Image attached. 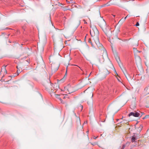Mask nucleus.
Segmentation results:
<instances>
[{
    "label": "nucleus",
    "instance_id": "nucleus-42",
    "mask_svg": "<svg viewBox=\"0 0 149 149\" xmlns=\"http://www.w3.org/2000/svg\"><path fill=\"white\" fill-rule=\"evenodd\" d=\"M124 148H125V147L124 146H123V147L122 148H121V149H124Z\"/></svg>",
    "mask_w": 149,
    "mask_h": 149
},
{
    "label": "nucleus",
    "instance_id": "nucleus-47",
    "mask_svg": "<svg viewBox=\"0 0 149 149\" xmlns=\"http://www.w3.org/2000/svg\"><path fill=\"white\" fill-rule=\"evenodd\" d=\"M93 138H94V139H95L96 138V137H94Z\"/></svg>",
    "mask_w": 149,
    "mask_h": 149
},
{
    "label": "nucleus",
    "instance_id": "nucleus-13",
    "mask_svg": "<svg viewBox=\"0 0 149 149\" xmlns=\"http://www.w3.org/2000/svg\"><path fill=\"white\" fill-rule=\"evenodd\" d=\"M71 60V58L70 57V56H69V58L68 59V60L67 61V62H65V65L67 66V68H66V72L65 73V74L63 78V79H65L67 75V68L68 67V65H69V63L70 60Z\"/></svg>",
    "mask_w": 149,
    "mask_h": 149
},
{
    "label": "nucleus",
    "instance_id": "nucleus-56",
    "mask_svg": "<svg viewBox=\"0 0 149 149\" xmlns=\"http://www.w3.org/2000/svg\"><path fill=\"white\" fill-rule=\"evenodd\" d=\"M83 126H82V127H81V128H82H82H83Z\"/></svg>",
    "mask_w": 149,
    "mask_h": 149
},
{
    "label": "nucleus",
    "instance_id": "nucleus-20",
    "mask_svg": "<svg viewBox=\"0 0 149 149\" xmlns=\"http://www.w3.org/2000/svg\"><path fill=\"white\" fill-rule=\"evenodd\" d=\"M115 58L118 64H119L121 63L120 62V60L119 57L118 56L117 54H116L115 56Z\"/></svg>",
    "mask_w": 149,
    "mask_h": 149
},
{
    "label": "nucleus",
    "instance_id": "nucleus-32",
    "mask_svg": "<svg viewBox=\"0 0 149 149\" xmlns=\"http://www.w3.org/2000/svg\"><path fill=\"white\" fill-rule=\"evenodd\" d=\"M113 69L114 72H115L116 75L117 76H118V74L117 73L115 68H114L113 67Z\"/></svg>",
    "mask_w": 149,
    "mask_h": 149
},
{
    "label": "nucleus",
    "instance_id": "nucleus-9",
    "mask_svg": "<svg viewBox=\"0 0 149 149\" xmlns=\"http://www.w3.org/2000/svg\"><path fill=\"white\" fill-rule=\"evenodd\" d=\"M119 104L121 107L123 106L127 102L126 96L125 95H121L119 97Z\"/></svg>",
    "mask_w": 149,
    "mask_h": 149
},
{
    "label": "nucleus",
    "instance_id": "nucleus-35",
    "mask_svg": "<svg viewBox=\"0 0 149 149\" xmlns=\"http://www.w3.org/2000/svg\"><path fill=\"white\" fill-rule=\"evenodd\" d=\"M139 22H137V23H136V24L135 25L136 26H139Z\"/></svg>",
    "mask_w": 149,
    "mask_h": 149
},
{
    "label": "nucleus",
    "instance_id": "nucleus-43",
    "mask_svg": "<svg viewBox=\"0 0 149 149\" xmlns=\"http://www.w3.org/2000/svg\"><path fill=\"white\" fill-rule=\"evenodd\" d=\"M129 16H129V15H127L126 16V17H129Z\"/></svg>",
    "mask_w": 149,
    "mask_h": 149
},
{
    "label": "nucleus",
    "instance_id": "nucleus-26",
    "mask_svg": "<svg viewBox=\"0 0 149 149\" xmlns=\"http://www.w3.org/2000/svg\"><path fill=\"white\" fill-rule=\"evenodd\" d=\"M142 126L140 125L139 127H136V129L137 131L140 132L142 130Z\"/></svg>",
    "mask_w": 149,
    "mask_h": 149
},
{
    "label": "nucleus",
    "instance_id": "nucleus-25",
    "mask_svg": "<svg viewBox=\"0 0 149 149\" xmlns=\"http://www.w3.org/2000/svg\"><path fill=\"white\" fill-rule=\"evenodd\" d=\"M144 90L146 94H149V86L147 87H146L145 88Z\"/></svg>",
    "mask_w": 149,
    "mask_h": 149
},
{
    "label": "nucleus",
    "instance_id": "nucleus-1",
    "mask_svg": "<svg viewBox=\"0 0 149 149\" xmlns=\"http://www.w3.org/2000/svg\"><path fill=\"white\" fill-rule=\"evenodd\" d=\"M98 24L100 26L101 28L105 34L108 37L109 40L111 44L115 43L119 39L117 38V35H111V31L110 27L107 26L104 20L101 18L98 21Z\"/></svg>",
    "mask_w": 149,
    "mask_h": 149
},
{
    "label": "nucleus",
    "instance_id": "nucleus-38",
    "mask_svg": "<svg viewBox=\"0 0 149 149\" xmlns=\"http://www.w3.org/2000/svg\"><path fill=\"white\" fill-rule=\"evenodd\" d=\"M133 50H134V54H135V52L134 51L135 50H136V51H138V50H136V49L135 48H133Z\"/></svg>",
    "mask_w": 149,
    "mask_h": 149
},
{
    "label": "nucleus",
    "instance_id": "nucleus-51",
    "mask_svg": "<svg viewBox=\"0 0 149 149\" xmlns=\"http://www.w3.org/2000/svg\"><path fill=\"white\" fill-rule=\"evenodd\" d=\"M1 98H0V102H1Z\"/></svg>",
    "mask_w": 149,
    "mask_h": 149
},
{
    "label": "nucleus",
    "instance_id": "nucleus-44",
    "mask_svg": "<svg viewBox=\"0 0 149 149\" xmlns=\"http://www.w3.org/2000/svg\"><path fill=\"white\" fill-rule=\"evenodd\" d=\"M127 17H126L124 18V19L125 20V19H126V18H127Z\"/></svg>",
    "mask_w": 149,
    "mask_h": 149
},
{
    "label": "nucleus",
    "instance_id": "nucleus-5",
    "mask_svg": "<svg viewBox=\"0 0 149 149\" xmlns=\"http://www.w3.org/2000/svg\"><path fill=\"white\" fill-rule=\"evenodd\" d=\"M94 90L93 87H89L84 91V96L87 99H91L92 100L93 95V91Z\"/></svg>",
    "mask_w": 149,
    "mask_h": 149
},
{
    "label": "nucleus",
    "instance_id": "nucleus-12",
    "mask_svg": "<svg viewBox=\"0 0 149 149\" xmlns=\"http://www.w3.org/2000/svg\"><path fill=\"white\" fill-rule=\"evenodd\" d=\"M51 70L52 72H54L56 71L58 69L59 66L58 64L53 63L51 64Z\"/></svg>",
    "mask_w": 149,
    "mask_h": 149
},
{
    "label": "nucleus",
    "instance_id": "nucleus-22",
    "mask_svg": "<svg viewBox=\"0 0 149 149\" xmlns=\"http://www.w3.org/2000/svg\"><path fill=\"white\" fill-rule=\"evenodd\" d=\"M49 59L50 62H52L53 61L55 60L56 58L54 56H50Z\"/></svg>",
    "mask_w": 149,
    "mask_h": 149
},
{
    "label": "nucleus",
    "instance_id": "nucleus-37",
    "mask_svg": "<svg viewBox=\"0 0 149 149\" xmlns=\"http://www.w3.org/2000/svg\"><path fill=\"white\" fill-rule=\"evenodd\" d=\"M149 118V115H146L144 118Z\"/></svg>",
    "mask_w": 149,
    "mask_h": 149
},
{
    "label": "nucleus",
    "instance_id": "nucleus-33",
    "mask_svg": "<svg viewBox=\"0 0 149 149\" xmlns=\"http://www.w3.org/2000/svg\"><path fill=\"white\" fill-rule=\"evenodd\" d=\"M110 4H109L108 3H107L106 4H105L103 5L102 6V7H104V6H110Z\"/></svg>",
    "mask_w": 149,
    "mask_h": 149
},
{
    "label": "nucleus",
    "instance_id": "nucleus-41",
    "mask_svg": "<svg viewBox=\"0 0 149 149\" xmlns=\"http://www.w3.org/2000/svg\"><path fill=\"white\" fill-rule=\"evenodd\" d=\"M40 60H41L40 61H41V62L42 63H43V60L42 59V58H41Z\"/></svg>",
    "mask_w": 149,
    "mask_h": 149
},
{
    "label": "nucleus",
    "instance_id": "nucleus-3",
    "mask_svg": "<svg viewBox=\"0 0 149 149\" xmlns=\"http://www.w3.org/2000/svg\"><path fill=\"white\" fill-rule=\"evenodd\" d=\"M43 85L46 89L49 91L50 93H55L58 89L59 88L58 84L55 83V84H51L49 79L47 80H44L43 81Z\"/></svg>",
    "mask_w": 149,
    "mask_h": 149
},
{
    "label": "nucleus",
    "instance_id": "nucleus-36",
    "mask_svg": "<svg viewBox=\"0 0 149 149\" xmlns=\"http://www.w3.org/2000/svg\"><path fill=\"white\" fill-rule=\"evenodd\" d=\"M55 97L57 98H58L59 97V95H56V94H54Z\"/></svg>",
    "mask_w": 149,
    "mask_h": 149
},
{
    "label": "nucleus",
    "instance_id": "nucleus-17",
    "mask_svg": "<svg viewBox=\"0 0 149 149\" xmlns=\"http://www.w3.org/2000/svg\"><path fill=\"white\" fill-rule=\"evenodd\" d=\"M120 67L121 69L122 70V71L123 72L124 74H126L127 72L126 70H125V68L123 66L122 64L121 63H120L118 64Z\"/></svg>",
    "mask_w": 149,
    "mask_h": 149
},
{
    "label": "nucleus",
    "instance_id": "nucleus-39",
    "mask_svg": "<svg viewBox=\"0 0 149 149\" xmlns=\"http://www.w3.org/2000/svg\"><path fill=\"white\" fill-rule=\"evenodd\" d=\"M120 20H121V22H123L125 20L124 19H123V18H122Z\"/></svg>",
    "mask_w": 149,
    "mask_h": 149
},
{
    "label": "nucleus",
    "instance_id": "nucleus-45",
    "mask_svg": "<svg viewBox=\"0 0 149 149\" xmlns=\"http://www.w3.org/2000/svg\"><path fill=\"white\" fill-rule=\"evenodd\" d=\"M142 114L141 115V116L143 114H144L143 113H141Z\"/></svg>",
    "mask_w": 149,
    "mask_h": 149
},
{
    "label": "nucleus",
    "instance_id": "nucleus-50",
    "mask_svg": "<svg viewBox=\"0 0 149 149\" xmlns=\"http://www.w3.org/2000/svg\"><path fill=\"white\" fill-rule=\"evenodd\" d=\"M146 71H147V73L148 72V69H147L146 70Z\"/></svg>",
    "mask_w": 149,
    "mask_h": 149
},
{
    "label": "nucleus",
    "instance_id": "nucleus-7",
    "mask_svg": "<svg viewBox=\"0 0 149 149\" xmlns=\"http://www.w3.org/2000/svg\"><path fill=\"white\" fill-rule=\"evenodd\" d=\"M134 52L135 58L137 66L139 68L142 69L141 59L139 56L138 55V54L140 52V51L135 50Z\"/></svg>",
    "mask_w": 149,
    "mask_h": 149
},
{
    "label": "nucleus",
    "instance_id": "nucleus-2",
    "mask_svg": "<svg viewBox=\"0 0 149 149\" xmlns=\"http://www.w3.org/2000/svg\"><path fill=\"white\" fill-rule=\"evenodd\" d=\"M91 29L90 30V33L91 36L93 37V39L94 40L98 48L99 49H101L103 48L102 45L100 42L98 36L99 34V32L96 26L93 25H91Z\"/></svg>",
    "mask_w": 149,
    "mask_h": 149
},
{
    "label": "nucleus",
    "instance_id": "nucleus-53",
    "mask_svg": "<svg viewBox=\"0 0 149 149\" xmlns=\"http://www.w3.org/2000/svg\"><path fill=\"white\" fill-rule=\"evenodd\" d=\"M91 73L89 75L88 77H89L90 76V75L91 74Z\"/></svg>",
    "mask_w": 149,
    "mask_h": 149
},
{
    "label": "nucleus",
    "instance_id": "nucleus-49",
    "mask_svg": "<svg viewBox=\"0 0 149 149\" xmlns=\"http://www.w3.org/2000/svg\"><path fill=\"white\" fill-rule=\"evenodd\" d=\"M99 14L100 15V11H99Z\"/></svg>",
    "mask_w": 149,
    "mask_h": 149
},
{
    "label": "nucleus",
    "instance_id": "nucleus-15",
    "mask_svg": "<svg viewBox=\"0 0 149 149\" xmlns=\"http://www.w3.org/2000/svg\"><path fill=\"white\" fill-rule=\"evenodd\" d=\"M130 42L133 46H138V41L137 40L133 39L131 40Z\"/></svg>",
    "mask_w": 149,
    "mask_h": 149
},
{
    "label": "nucleus",
    "instance_id": "nucleus-18",
    "mask_svg": "<svg viewBox=\"0 0 149 149\" xmlns=\"http://www.w3.org/2000/svg\"><path fill=\"white\" fill-rule=\"evenodd\" d=\"M17 72L18 74L22 70V66L21 65H18L17 66Z\"/></svg>",
    "mask_w": 149,
    "mask_h": 149
},
{
    "label": "nucleus",
    "instance_id": "nucleus-4",
    "mask_svg": "<svg viewBox=\"0 0 149 149\" xmlns=\"http://www.w3.org/2000/svg\"><path fill=\"white\" fill-rule=\"evenodd\" d=\"M102 49V51L103 52V54L102 56L103 58H100V56H97L95 57L94 60L95 64L97 66L98 68L102 65L105 60L109 59L107 52L106 50L104 49L103 48Z\"/></svg>",
    "mask_w": 149,
    "mask_h": 149
},
{
    "label": "nucleus",
    "instance_id": "nucleus-27",
    "mask_svg": "<svg viewBox=\"0 0 149 149\" xmlns=\"http://www.w3.org/2000/svg\"><path fill=\"white\" fill-rule=\"evenodd\" d=\"M135 136H133L132 138V142H135V140L137 139V138Z\"/></svg>",
    "mask_w": 149,
    "mask_h": 149
},
{
    "label": "nucleus",
    "instance_id": "nucleus-46",
    "mask_svg": "<svg viewBox=\"0 0 149 149\" xmlns=\"http://www.w3.org/2000/svg\"><path fill=\"white\" fill-rule=\"evenodd\" d=\"M97 1V0H94V2H96Z\"/></svg>",
    "mask_w": 149,
    "mask_h": 149
},
{
    "label": "nucleus",
    "instance_id": "nucleus-10",
    "mask_svg": "<svg viewBox=\"0 0 149 149\" xmlns=\"http://www.w3.org/2000/svg\"><path fill=\"white\" fill-rule=\"evenodd\" d=\"M109 72L106 69H104L100 75V79L102 80L105 79L106 76L109 74Z\"/></svg>",
    "mask_w": 149,
    "mask_h": 149
},
{
    "label": "nucleus",
    "instance_id": "nucleus-52",
    "mask_svg": "<svg viewBox=\"0 0 149 149\" xmlns=\"http://www.w3.org/2000/svg\"><path fill=\"white\" fill-rule=\"evenodd\" d=\"M50 21L51 22V19H50Z\"/></svg>",
    "mask_w": 149,
    "mask_h": 149
},
{
    "label": "nucleus",
    "instance_id": "nucleus-19",
    "mask_svg": "<svg viewBox=\"0 0 149 149\" xmlns=\"http://www.w3.org/2000/svg\"><path fill=\"white\" fill-rule=\"evenodd\" d=\"M82 54H83V55L86 58L87 60L89 61H90V57L88 54L85 52L82 53Z\"/></svg>",
    "mask_w": 149,
    "mask_h": 149
},
{
    "label": "nucleus",
    "instance_id": "nucleus-29",
    "mask_svg": "<svg viewBox=\"0 0 149 149\" xmlns=\"http://www.w3.org/2000/svg\"><path fill=\"white\" fill-rule=\"evenodd\" d=\"M146 102L149 105V96H148L146 98Z\"/></svg>",
    "mask_w": 149,
    "mask_h": 149
},
{
    "label": "nucleus",
    "instance_id": "nucleus-8",
    "mask_svg": "<svg viewBox=\"0 0 149 149\" xmlns=\"http://www.w3.org/2000/svg\"><path fill=\"white\" fill-rule=\"evenodd\" d=\"M39 38L40 42L42 45L45 44L46 42L47 38L46 35L44 33H39Z\"/></svg>",
    "mask_w": 149,
    "mask_h": 149
},
{
    "label": "nucleus",
    "instance_id": "nucleus-23",
    "mask_svg": "<svg viewBox=\"0 0 149 149\" xmlns=\"http://www.w3.org/2000/svg\"><path fill=\"white\" fill-rule=\"evenodd\" d=\"M76 120L77 124L79 125H80V120L79 118L78 117L76 116Z\"/></svg>",
    "mask_w": 149,
    "mask_h": 149
},
{
    "label": "nucleus",
    "instance_id": "nucleus-34",
    "mask_svg": "<svg viewBox=\"0 0 149 149\" xmlns=\"http://www.w3.org/2000/svg\"><path fill=\"white\" fill-rule=\"evenodd\" d=\"M89 83L88 82H87V83H86L85 84H84L81 87H84V86H85L86 85L88 84Z\"/></svg>",
    "mask_w": 149,
    "mask_h": 149
},
{
    "label": "nucleus",
    "instance_id": "nucleus-31",
    "mask_svg": "<svg viewBox=\"0 0 149 149\" xmlns=\"http://www.w3.org/2000/svg\"><path fill=\"white\" fill-rule=\"evenodd\" d=\"M145 64L148 67L149 66V61H148V60H146V61L145 62Z\"/></svg>",
    "mask_w": 149,
    "mask_h": 149
},
{
    "label": "nucleus",
    "instance_id": "nucleus-24",
    "mask_svg": "<svg viewBox=\"0 0 149 149\" xmlns=\"http://www.w3.org/2000/svg\"><path fill=\"white\" fill-rule=\"evenodd\" d=\"M125 75L128 81H130L132 80L131 78L127 73L125 74Z\"/></svg>",
    "mask_w": 149,
    "mask_h": 149
},
{
    "label": "nucleus",
    "instance_id": "nucleus-57",
    "mask_svg": "<svg viewBox=\"0 0 149 149\" xmlns=\"http://www.w3.org/2000/svg\"><path fill=\"white\" fill-rule=\"evenodd\" d=\"M145 22H146V20L144 21V23H145Z\"/></svg>",
    "mask_w": 149,
    "mask_h": 149
},
{
    "label": "nucleus",
    "instance_id": "nucleus-28",
    "mask_svg": "<svg viewBox=\"0 0 149 149\" xmlns=\"http://www.w3.org/2000/svg\"><path fill=\"white\" fill-rule=\"evenodd\" d=\"M6 66H5L3 69L1 68V71H2V70H3L4 71V72H5L6 74L7 73V71L6 69Z\"/></svg>",
    "mask_w": 149,
    "mask_h": 149
},
{
    "label": "nucleus",
    "instance_id": "nucleus-21",
    "mask_svg": "<svg viewBox=\"0 0 149 149\" xmlns=\"http://www.w3.org/2000/svg\"><path fill=\"white\" fill-rule=\"evenodd\" d=\"M88 42L91 44V45L92 47L93 48H96L95 45L93 44V43L92 42L91 39L90 38H89L88 39Z\"/></svg>",
    "mask_w": 149,
    "mask_h": 149
},
{
    "label": "nucleus",
    "instance_id": "nucleus-58",
    "mask_svg": "<svg viewBox=\"0 0 149 149\" xmlns=\"http://www.w3.org/2000/svg\"><path fill=\"white\" fill-rule=\"evenodd\" d=\"M87 132H88V131H87Z\"/></svg>",
    "mask_w": 149,
    "mask_h": 149
},
{
    "label": "nucleus",
    "instance_id": "nucleus-14",
    "mask_svg": "<svg viewBox=\"0 0 149 149\" xmlns=\"http://www.w3.org/2000/svg\"><path fill=\"white\" fill-rule=\"evenodd\" d=\"M120 26H118V25H116V26L115 27V30L114 31L116 33L115 34H112V33L111 32V35L112 36H113V35L114 36L116 34L117 35V34L118 33H119L120 31ZM117 36L118 37V36Z\"/></svg>",
    "mask_w": 149,
    "mask_h": 149
},
{
    "label": "nucleus",
    "instance_id": "nucleus-54",
    "mask_svg": "<svg viewBox=\"0 0 149 149\" xmlns=\"http://www.w3.org/2000/svg\"><path fill=\"white\" fill-rule=\"evenodd\" d=\"M89 79H88L87 80H88V81H89Z\"/></svg>",
    "mask_w": 149,
    "mask_h": 149
},
{
    "label": "nucleus",
    "instance_id": "nucleus-55",
    "mask_svg": "<svg viewBox=\"0 0 149 149\" xmlns=\"http://www.w3.org/2000/svg\"><path fill=\"white\" fill-rule=\"evenodd\" d=\"M86 37H85V39H86Z\"/></svg>",
    "mask_w": 149,
    "mask_h": 149
},
{
    "label": "nucleus",
    "instance_id": "nucleus-48",
    "mask_svg": "<svg viewBox=\"0 0 149 149\" xmlns=\"http://www.w3.org/2000/svg\"><path fill=\"white\" fill-rule=\"evenodd\" d=\"M57 55H58V56H59V53H58V54H57Z\"/></svg>",
    "mask_w": 149,
    "mask_h": 149
},
{
    "label": "nucleus",
    "instance_id": "nucleus-16",
    "mask_svg": "<svg viewBox=\"0 0 149 149\" xmlns=\"http://www.w3.org/2000/svg\"><path fill=\"white\" fill-rule=\"evenodd\" d=\"M132 115L135 117H138L140 116V114L137 112H135V113L131 112L129 114V116H130Z\"/></svg>",
    "mask_w": 149,
    "mask_h": 149
},
{
    "label": "nucleus",
    "instance_id": "nucleus-6",
    "mask_svg": "<svg viewBox=\"0 0 149 149\" xmlns=\"http://www.w3.org/2000/svg\"><path fill=\"white\" fill-rule=\"evenodd\" d=\"M117 102H114L109 105L107 109L109 113H116L118 111L119 109L117 108Z\"/></svg>",
    "mask_w": 149,
    "mask_h": 149
},
{
    "label": "nucleus",
    "instance_id": "nucleus-40",
    "mask_svg": "<svg viewBox=\"0 0 149 149\" xmlns=\"http://www.w3.org/2000/svg\"><path fill=\"white\" fill-rule=\"evenodd\" d=\"M120 20H121V22H123L125 20L124 19H123V18H122Z\"/></svg>",
    "mask_w": 149,
    "mask_h": 149
},
{
    "label": "nucleus",
    "instance_id": "nucleus-30",
    "mask_svg": "<svg viewBox=\"0 0 149 149\" xmlns=\"http://www.w3.org/2000/svg\"><path fill=\"white\" fill-rule=\"evenodd\" d=\"M123 22H121V20H120L118 22V24H117V25H118V26H120L122 25Z\"/></svg>",
    "mask_w": 149,
    "mask_h": 149
},
{
    "label": "nucleus",
    "instance_id": "nucleus-11",
    "mask_svg": "<svg viewBox=\"0 0 149 149\" xmlns=\"http://www.w3.org/2000/svg\"><path fill=\"white\" fill-rule=\"evenodd\" d=\"M64 91L66 93L70 94L74 92V90L72 87L68 85L64 87Z\"/></svg>",
    "mask_w": 149,
    "mask_h": 149
}]
</instances>
